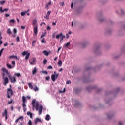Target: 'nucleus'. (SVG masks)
Here are the masks:
<instances>
[{"mask_svg": "<svg viewBox=\"0 0 125 125\" xmlns=\"http://www.w3.org/2000/svg\"><path fill=\"white\" fill-rule=\"evenodd\" d=\"M26 102H27V100L26 99V97L25 96H22V105H23V106H25L26 105Z\"/></svg>", "mask_w": 125, "mask_h": 125, "instance_id": "9b49d317", "label": "nucleus"}, {"mask_svg": "<svg viewBox=\"0 0 125 125\" xmlns=\"http://www.w3.org/2000/svg\"><path fill=\"white\" fill-rule=\"evenodd\" d=\"M5 17H8V16H9V14H6L5 15Z\"/></svg>", "mask_w": 125, "mask_h": 125, "instance_id": "052dcab7", "label": "nucleus"}, {"mask_svg": "<svg viewBox=\"0 0 125 125\" xmlns=\"http://www.w3.org/2000/svg\"><path fill=\"white\" fill-rule=\"evenodd\" d=\"M55 25H56V22L52 23V25L53 26H55Z\"/></svg>", "mask_w": 125, "mask_h": 125, "instance_id": "e2e57ef3", "label": "nucleus"}, {"mask_svg": "<svg viewBox=\"0 0 125 125\" xmlns=\"http://www.w3.org/2000/svg\"><path fill=\"white\" fill-rule=\"evenodd\" d=\"M27 116H30L31 119H33V114L30 111H28L27 113Z\"/></svg>", "mask_w": 125, "mask_h": 125, "instance_id": "2eb2a0df", "label": "nucleus"}, {"mask_svg": "<svg viewBox=\"0 0 125 125\" xmlns=\"http://www.w3.org/2000/svg\"><path fill=\"white\" fill-rule=\"evenodd\" d=\"M44 64H46V62H47V60L46 59L44 60L43 61Z\"/></svg>", "mask_w": 125, "mask_h": 125, "instance_id": "de8ad7c7", "label": "nucleus"}, {"mask_svg": "<svg viewBox=\"0 0 125 125\" xmlns=\"http://www.w3.org/2000/svg\"><path fill=\"white\" fill-rule=\"evenodd\" d=\"M66 91V89L64 88L63 91H60V93H62V92H65Z\"/></svg>", "mask_w": 125, "mask_h": 125, "instance_id": "8fccbe9b", "label": "nucleus"}, {"mask_svg": "<svg viewBox=\"0 0 125 125\" xmlns=\"http://www.w3.org/2000/svg\"><path fill=\"white\" fill-rule=\"evenodd\" d=\"M51 4V2H49L48 4H47L45 6L46 8H48V6Z\"/></svg>", "mask_w": 125, "mask_h": 125, "instance_id": "473e14b6", "label": "nucleus"}, {"mask_svg": "<svg viewBox=\"0 0 125 125\" xmlns=\"http://www.w3.org/2000/svg\"><path fill=\"white\" fill-rule=\"evenodd\" d=\"M43 37H45V34L43 33L42 34L41 38V39H42V38H43Z\"/></svg>", "mask_w": 125, "mask_h": 125, "instance_id": "37998d69", "label": "nucleus"}, {"mask_svg": "<svg viewBox=\"0 0 125 125\" xmlns=\"http://www.w3.org/2000/svg\"><path fill=\"white\" fill-rule=\"evenodd\" d=\"M12 103V100H11L10 101H9L8 104H11Z\"/></svg>", "mask_w": 125, "mask_h": 125, "instance_id": "4d7b16f0", "label": "nucleus"}, {"mask_svg": "<svg viewBox=\"0 0 125 125\" xmlns=\"http://www.w3.org/2000/svg\"><path fill=\"white\" fill-rule=\"evenodd\" d=\"M32 22H33V23H32L33 26H34V27H35V26H37V20H33Z\"/></svg>", "mask_w": 125, "mask_h": 125, "instance_id": "dca6fc26", "label": "nucleus"}, {"mask_svg": "<svg viewBox=\"0 0 125 125\" xmlns=\"http://www.w3.org/2000/svg\"><path fill=\"white\" fill-rule=\"evenodd\" d=\"M62 48V47H60L58 48V50H57V52H59V50H60V49H61V48Z\"/></svg>", "mask_w": 125, "mask_h": 125, "instance_id": "5fc2aeb1", "label": "nucleus"}, {"mask_svg": "<svg viewBox=\"0 0 125 125\" xmlns=\"http://www.w3.org/2000/svg\"><path fill=\"white\" fill-rule=\"evenodd\" d=\"M42 25H45V23L44 22L41 23V24H40V26H42Z\"/></svg>", "mask_w": 125, "mask_h": 125, "instance_id": "680f3d73", "label": "nucleus"}, {"mask_svg": "<svg viewBox=\"0 0 125 125\" xmlns=\"http://www.w3.org/2000/svg\"><path fill=\"white\" fill-rule=\"evenodd\" d=\"M8 8L4 9V10H2V7H0V13H3L4 11H7L8 10Z\"/></svg>", "mask_w": 125, "mask_h": 125, "instance_id": "ddd939ff", "label": "nucleus"}, {"mask_svg": "<svg viewBox=\"0 0 125 125\" xmlns=\"http://www.w3.org/2000/svg\"><path fill=\"white\" fill-rule=\"evenodd\" d=\"M87 44V43L83 44V47H85V46H86Z\"/></svg>", "mask_w": 125, "mask_h": 125, "instance_id": "3c124183", "label": "nucleus"}, {"mask_svg": "<svg viewBox=\"0 0 125 125\" xmlns=\"http://www.w3.org/2000/svg\"><path fill=\"white\" fill-rule=\"evenodd\" d=\"M8 44L7 42H6L4 44V46H7Z\"/></svg>", "mask_w": 125, "mask_h": 125, "instance_id": "0e129e2a", "label": "nucleus"}, {"mask_svg": "<svg viewBox=\"0 0 125 125\" xmlns=\"http://www.w3.org/2000/svg\"><path fill=\"white\" fill-rule=\"evenodd\" d=\"M70 42H69L68 43H67L65 45H64L63 47L66 48V47H68V46H69V45H70Z\"/></svg>", "mask_w": 125, "mask_h": 125, "instance_id": "bb28decb", "label": "nucleus"}, {"mask_svg": "<svg viewBox=\"0 0 125 125\" xmlns=\"http://www.w3.org/2000/svg\"><path fill=\"white\" fill-rule=\"evenodd\" d=\"M42 73L43 74H45V75H47V74H48L47 71H42Z\"/></svg>", "mask_w": 125, "mask_h": 125, "instance_id": "c03bdc74", "label": "nucleus"}, {"mask_svg": "<svg viewBox=\"0 0 125 125\" xmlns=\"http://www.w3.org/2000/svg\"><path fill=\"white\" fill-rule=\"evenodd\" d=\"M72 34V31H69L68 32V35H71Z\"/></svg>", "mask_w": 125, "mask_h": 125, "instance_id": "774afa93", "label": "nucleus"}, {"mask_svg": "<svg viewBox=\"0 0 125 125\" xmlns=\"http://www.w3.org/2000/svg\"><path fill=\"white\" fill-rule=\"evenodd\" d=\"M16 41H17V42H19V37H17V38H16Z\"/></svg>", "mask_w": 125, "mask_h": 125, "instance_id": "6e6d98bb", "label": "nucleus"}, {"mask_svg": "<svg viewBox=\"0 0 125 125\" xmlns=\"http://www.w3.org/2000/svg\"><path fill=\"white\" fill-rule=\"evenodd\" d=\"M34 35L36 36L38 34V26H35L34 27Z\"/></svg>", "mask_w": 125, "mask_h": 125, "instance_id": "f8f14e48", "label": "nucleus"}, {"mask_svg": "<svg viewBox=\"0 0 125 125\" xmlns=\"http://www.w3.org/2000/svg\"><path fill=\"white\" fill-rule=\"evenodd\" d=\"M13 33H14V34H16V33H17L16 29L15 28L13 29Z\"/></svg>", "mask_w": 125, "mask_h": 125, "instance_id": "49530a36", "label": "nucleus"}, {"mask_svg": "<svg viewBox=\"0 0 125 125\" xmlns=\"http://www.w3.org/2000/svg\"><path fill=\"white\" fill-rule=\"evenodd\" d=\"M71 83V80H68L66 82V84H70Z\"/></svg>", "mask_w": 125, "mask_h": 125, "instance_id": "a19ab883", "label": "nucleus"}, {"mask_svg": "<svg viewBox=\"0 0 125 125\" xmlns=\"http://www.w3.org/2000/svg\"><path fill=\"white\" fill-rule=\"evenodd\" d=\"M54 74H52L51 75V80L53 82H55V79H57L58 77L59 76V74H56V71H55Z\"/></svg>", "mask_w": 125, "mask_h": 125, "instance_id": "20e7f679", "label": "nucleus"}, {"mask_svg": "<svg viewBox=\"0 0 125 125\" xmlns=\"http://www.w3.org/2000/svg\"><path fill=\"white\" fill-rule=\"evenodd\" d=\"M49 79H50V77L49 76H47L45 78L46 81H49Z\"/></svg>", "mask_w": 125, "mask_h": 125, "instance_id": "ea45409f", "label": "nucleus"}, {"mask_svg": "<svg viewBox=\"0 0 125 125\" xmlns=\"http://www.w3.org/2000/svg\"><path fill=\"white\" fill-rule=\"evenodd\" d=\"M41 42L42 43H45L46 42V41H45V39L43 38L42 40H41Z\"/></svg>", "mask_w": 125, "mask_h": 125, "instance_id": "c756f323", "label": "nucleus"}, {"mask_svg": "<svg viewBox=\"0 0 125 125\" xmlns=\"http://www.w3.org/2000/svg\"><path fill=\"white\" fill-rule=\"evenodd\" d=\"M47 69H48L49 70H50V69L52 70V66L51 65H50L48 66Z\"/></svg>", "mask_w": 125, "mask_h": 125, "instance_id": "79ce46f5", "label": "nucleus"}, {"mask_svg": "<svg viewBox=\"0 0 125 125\" xmlns=\"http://www.w3.org/2000/svg\"><path fill=\"white\" fill-rule=\"evenodd\" d=\"M43 53L44 54V55H46V56H48L49 54V53L46 50L43 51Z\"/></svg>", "mask_w": 125, "mask_h": 125, "instance_id": "412c9836", "label": "nucleus"}, {"mask_svg": "<svg viewBox=\"0 0 125 125\" xmlns=\"http://www.w3.org/2000/svg\"><path fill=\"white\" fill-rule=\"evenodd\" d=\"M28 84L29 88H31V89H33V85H32V83H28Z\"/></svg>", "mask_w": 125, "mask_h": 125, "instance_id": "a878e982", "label": "nucleus"}, {"mask_svg": "<svg viewBox=\"0 0 125 125\" xmlns=\"http://www.w3.org/2000/svg\"><path fill=\"white\" fill-rule=\"evenodd\" d=\"M19 125H23V123L22 122H20Z\"/></svg>", "mask_w": 125, "mask_h": 125, "instance_id": "338daca9", "label": "nucleus"}, {"mask_svg": "<svg viewBox=\"0 0 125 125\" xmlns=\"http://www.w3.org/2000/svg\"><path fill=\"white\" fill-rule=\"evenodd\" d=\"M19 120H20L21 121H24V117H23V116H20L18 118H17L15 120L16 124H17V123H18V122L19 121Z\"/></svg>", "mask_w": 125, "mask_h": 125, "instance_id": "1a4fd4ad", "label": "nucleus"}, {"mask_svg": "<svg viewBox=\"0 0 125 125\" xmlns=\"http://www.w3.org/2000/svg\"><path fill=\"white\" fill-rule=\"evenodd\" d=\"M3 76V79L4 80V82H3V84L4 85H6L8 83H9V80H8V78L7 77H4L5 74L4 73H3L2 74Z\"/></svg>", "mask_w": 125, "mask_h": 125, "instance_id": "39448f33", "label": "nucleus"}, {"mask_svg": "<svg viewBox=\"0 0 125 125\" xmlns=\"http://www.w3.org/2000/svg\"><path fill=\"white\" fill-rule=\"evenodd\" d=\"M44 17L45 19H49V16L48 15L46 14Z\"/></svg>", "mask_w": 125, "mask_h": 125, "instance_id": "e433bc0d", "label": "nucleus"}, {"mask_svg": "<svg viewBox=\"0 0 125 125\" xmlns=\"http://www.w3.org/2000/svg\"><path fill=\"white\" fill-rule=\"evenodd\" d=\"M34 88H33L32 89H33V90H34V91H38L39 90V88L38 87H37V85H35L34 86Z\"/></svg>", "mask_w": 125, "mask_h": 125, "instance_id": "6ab92c4d", "label": "nucleus"}, {"mask_svg": "<svg viewBox=\"0 0 125 125\" xmlns=\"http://www.w3.org/2000/svg\"><path fill=\"white\" fill-rule=\"evenodd\" d=\"M8 77L12 83H14L16 82V79L14 77H12L11 74H10Z\"/></svg>", "mask_w": 125, "mask_h": 125, "instance_id": "0eeeda50", "label": "nucleus"}, {"mask_svg": "<svg viewBox=\"0 0 125 125\" xmlns=\"http://www.w3.org/2000/svg\"><path fill=\"white\" fill-rule=\"evenodd\" d=\"M13 95V91L12 89L8 88L7 91V98H10V96H12Z\"/></svg>", "mask_w": 125, "mask_h": 125, "instance_id": "f03ea898", "label": "nucleus"}, {"mask_svg": "<svg viewBox=\"0 0 125 125\" xmlns=\"http://www.w3.org/2000/svg\"><path fill=\"white\" fill-rule=\"evenodd\" d=\"M32 105L33 107V110H34V108H35L36 111H38L39 115H42V110L43 109V106L42 105H40L39 102H36L35 99L32 100Z\"/></svg>", "mask_w": 125, "mask_h": 125, "instance_id": "f257e3e1", "label": "nucleus"}, {"mask_svg": "<svg viewBox=\"0 0 125 125\" xmlns=\"http://www.w3.org/2000/svg\"><path fill=\"white\" fill-rule=\"evenodd\" d=\"M28 125H32V121L29 120V121H28Z\"/></svg>", "mask_w": 125, "mask_h": 125, "instance_id": "a18cd8bd", "label": "nucleus"}, {"mask_svg": "<svg viewBox=\"0 0 125 125\" xmlns=\"http://www.w3.org/2000/svg\"><path fill=\"white\" fill-rule=\"evenodd\" d=\"M21 29H22L23 30H24V29H25V26H21Z\"/></svg>", "mask_w": 125, "mask_h": 125, "instance_id": "69168bd1", "label": "nucleus"}, {"mask_svg": "<svg viewBox=\"0 0 125 125\" xmlns=\"http://www.w3.org/2000/svg\"><path fill=\"white\" fill-rule=\"evenodd\" d=\"M26 13H28V11L21 12V16H24V15H25Z\"/></svg>", "mask_w": 125, "mask_h": 125, "instance_id": "b1692460", "label": "nucleus"}, {"mask_svg": "<svg viewBox=\"0 0 125 125\" xmlns=\"http://www.w3.org/2000/svg\"><path fill=\"white\" fill-rule=\"evenodd\" d=\"M71 8H74V3L73 2H72L71 3Z\"/></svg>", "mask_w": 125, "mask_h": 125, "instance_id": "603ef678", "label": "nucleus"}, {"mask_svg": "<svg viewBox=\"0 0 125 125\" xmlns=\"http://www.w3.org/2000/svg\"><path fill=\"white\" fill-rule=\"evenodd\" d=\"M36 42H37V41L34 40L32 42V46L34 47L35 46V43H36Z\"/></svg>", "mask_w": 125, "mask_h": 125, "instance_id": "2f4dec72", "label": "nucleus"}, {"mask_svg": "<svg viewBox=\"0 0 125 125\" xmlns=\"http://www.w3.org/2000/svg\"><path fill=\"white\" fill-rule=\"evenodd\" d=\"M22 105L23 108L24 112H26V111H27V108H26V104H24H24H22Z\"/></svg>", "mask_w": 125, "mask_h": 125, "instance_id": "cd10ccee", "label": "nucleus"}, {"mask_svg": "<svg viewBox=\"0 0 125 125\" xmlns=\"http://www.w3.org/2000/svg\"><path fill=\"white\" fill-rule=\"evenodd\" d=\"M12 65H15V61H13L12 62Z\"/></svg>", "mask_w": 125, "mask_h": 125, "instance_id": "864d4df0", "label": "nucleus"}, {"mask_svg": "<svg viewBox=\"0 0 125 125\" xmlns=\"http://www.w3.org/2000/svg\"><path fill=\"white\" fill-rule=\"evenodd\" d=\"M29 62L31 64V65H34V63L35 62V58L32 59V62L31 61V60L29 61Z\"/></svg>", "mask_w": 125, "mask_h": 125, "instance_id": "4be33fe9", "label": "nucleus"}, {"mask_svg": "<svg viewBox=\"0 0 125 125\" xmlns=\"http://www.w3.org/2000/svg\"><path fill=\"white\" fill-rule=\"evenodd\" d=\"M9 58H15V59H17V60H19V57L14 55L9 56Z\"/></svg>", "mask_w": 125, "mask_h": 125, "instance_id": "4468645a", "label": "nucleus"}, {"mask_svg": "<svg viewBox=\"0 0 125 125\" xmlns=\"http://www.w3.org/2000/svg\"><path fill=\"white\" fill-rule=\"evenodd\" d=\"M37 73V67H35L32 71V75L34 76Z\"/></svg>", "mask_w": 125, "mask_h": 125, "instance_id": "a211bd4d", "label": "nucleus"}, {"mask_svg": "<svg viewBox=\"0 0 125 125\" xmlns=\"http://www.w3.org/2000/svg\"><path fill=\"white\" fill-rule=\"evenodd\" d=\"M62 71H63V68H61L59 70V72H62Z\"/></svg>", "mask_w": 125, "mask_h": 125, "instance_id": "bf43d9fd", "label": "nucleus"}, {"mask_svg": "<svg viewBox=\"0 0 125 125\" xmlns=\"http://www.w3.org/2000/svg\"><path fill=\"white\" fill-rule=\"evenodd\" d=\"M30 53H28V51H24L22 53V55H23V56H25V55H26L25 60L29 59V57H30Z\"/></svg>", "mask_w": 125, "mask_h": 125, "instance_id": "423d86ee", "label": "nucleus"}, {"mask_svg": "<svg viewBox=\"0 0 125 125\" xmlns=\"http://www.w3.org/2000/svg\"><path fill=\"white\" fill-rule=\"evenodd\" d=\"M7 33L8 35H11V30L10 28H8L7 30Z\"/></svg>", "mask_w": 125, "mask_h": 125, "instance_id": "393cba45", "label": "nucleus"}, {"mask_svg": "<svg viewBox=\"0 0 125 125\" xmlns=\"http://www.w3.org/2000/svg\"><path fill=\"white\" fill-rule=\"evenodd\" d=\"M60 5H61V6H65V2H61V3H60Z\"/></svg>", "mask_w": 125, "mask_h": 125, "instance_id": "c9c22d12", "label": "nucleus"}, {"mask_svg": "<svg viewBox=\"0 0 125 125\" xmlns=\"http://www.w3.org/2000/svg\"><path fill=\"white\" fill-rule=\"evenodd\" d=\"M58 65L60 66V67H61V66H62V61H61V60L58 61Z\"/></svg>", "mask_w": 125, "mask_h": 125, "instance_id": "5701e85b", "label": "nucleus"}, {"mask_svg": "<svg viewBox=\"0 0 125 125\" xmlns=\"http://www.w3.org/2000/svg\"><path fill=\"white\" fill-rule=\"evenodd\" d=\"M10 23H15V20L14 19H12L10 20Z\"/></svg>", "mask_w": 125, "mask_h": 125, "instance_id": "f704fd0d", "label": "nucleus"}, {"mask_svg": "<svg viewBox=\"0 0 125 125\" xmlns=\"http://www.w3.org/2000/svg\"><path fill=\"white\" fill-rule=\"evenodd\" d=\"M2 71L4 72V73H6V74H7V76H9L10 75V74H11L10 72H9L8 71V70L7 69H6V68H3L2 69Z\"/></svg>", "mask_w": 125, "mask_h": 125, "instance_id": "9d476101", "label": "nucleus"}, {"mask_svg": "<svg viewBox=\"0 0 125 125\" xmlns=\"http://www.w3.org/2000/svg\"><path fill=\"white\" fill-rule=\"evenodd\" d=\"M46 121H49L50 120V116L49 115L47 114L45 117Z\"/></svg>", "mask_w": 125, "mask_h": 125, "instance_id": "aec40b11", "label": "nucleus"}, {"mask_svg": "<svg viewBox=\"0 0 125 125\" xmlns=\"http://www.w3.org/2000/svg\"><path fill=\"white\" fill-rule=\"evenodd\" d=\"M3 50H4V48H3L0 51V57L1 56V55L2 54V52H3Z\"/></svg>", "mask_w": 125, "mask_h": 125, "instance_id": "7c9ffc66", "label": "nucleus"}, {"mask_svg": "<svg viewBox=\"0 0 125 125\" xmlns=\"http://www.w3.org/2000/svg\"><path fill=\"white\" fill-rule=\"evenodd\" d=\"M3 117L7 116V110L6 109L4 110V111L2 113Z\"/></svg>", "mask_w": 125, "mask_h": 125, "instance_id": "f3484780", "label": "nucleus"}, {"mask_svg": "<svg viewBox=\"0 0 125 125\" xmlns=\"http://www.w3.org/2000/svg\"><path fill=\"white\" fill-rule=\"evenodd\" d=\"M7 67H8V68H9V69H12V66H11V65L7 64Z\"/></svg>", "mask_w": 125, "mask_h": 125, "instance_id": "4c0bfd02", "label": "nucleus"}, {"mask_svg": "<svg viewBox=\"0 0 125 125\" xmlns=\"http://www.w3.org/2000/svg\"><path fill=\"white\" fill-rule=\"evenodd\" d=\"M14 76H16L18 77H21L20 73H15Z\"/></svg>", "mask_w": 125, "mask_h": 125, "instance_id": "72a5a7b5", "label": "nucleus"}, {"mask_svg": "<svg viewBox=\"0 0 125 125\" xmlns=\"http://www.w3.org/2000/svg\"><path fill=\"white\" fill-rule=\"evenodd\" d=\"M4 3H5V1H0V4H1V5H3V4H4Z\"/></svg>", "mask_w": 125, "mask_h": 125, "instance_id": "58836bf2", "label": "nucleus"}, {"mask_svg": "<svg viewBox=\"0 0 125 125\" xmlns=\"http://www.w3.org/2000/svg\"><path fill=\"white\" fill-rule=\"evenodd\" d=\"M61 37L60 42H62L64 38H65V36L63 35V33H61L60 34H58L56 36V39L59 40V38Z\"/></svg>", "mask_w": 125, "mask_h": 125, "instance_id": "7ed1b4c3", "label": "nucleus"}, {"mask_svg": "<svg viewBox=\"0 0 125 125\" xmlns=\"http://www.w3.org/2000/svg\"><path fill=\"white\" fill-rule=\"evenodd\" d=\"M47 15H48L49 16L50 15V11H48L47 12Z\"/></svg>", "mask_w": 125, "mask_h": 125, "instance_id": "13d9d810", "label": "nucleus"}, {"mask_svg": "<svg viewBox=\"0 0 125 125\" xmlns=\"http://www.w3.org/2000/svg\"><path fill=\"white\" fill-rule=\"evenodd\" d=\"M1 40H2V37L0 36V45H1V44L3 43V42H2V41H1Z\"/></svg>", "mask_w": 125, "mask_h": 125, "instance_id": "c85d7f7f", "label": "nucleus"}, {"mask_svg": "<svg viewBox=\"0 0 125 125\" xmlns=\"http://www.w3.org/2000/svg\"><path fill=\"white\" fill-rule=\"evenodd\" d=\"M51 28H50V27L49 26H48L47 27V30H48V31H50V29H51Z\"/></svg>", "mask_w": 125, "mask_h": 125, "instance_id": "09e8293b", "label": "nucleus"}, {"mask_svg": "<svg viewBox=\"0 0 125 125\" xmlns=\"http://www.w3.org/2000/svg\"><path fill=\"white\" fill-rule=\"evenodd\" d=\"M34 123L35 125H37L38 123H42V120H41V119L39 118H37L35 119H34Z\"/></svg>", "mask_w": 125, "mask_h": 125, "instance_id": "6e6552de", "label": "nucleus"}]
</instances>
